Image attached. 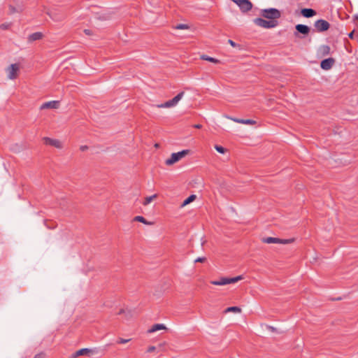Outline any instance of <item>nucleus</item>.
Returning <instances> with one entry per match:
<instances>
[{
	"label": "nucleus",
	"mask_w": 358,
	"mask_h": 358,
	"mask_svg": "<svg viewBox=\"0 0 358 358\" xmlns=\"http://www.w3.org/2000/svg\"><path fill=\"white\" fill-rule=\"evenodd\" d=\"M260 14L263 17L270 20H277L281 16L280 11L274 8L262 9Z\"/></svg>",
	"instance_id": "f257e3e1"
},
{
	"label": "nucleus",
	"mask_w": 358,
	"mask_h": 358,
	"mask_svg": "<svg viewBox=\"0 0 358 358\" xmlns=\"http://www.w3.org/2000/svg\"><path fill=\"white\" fill-rule=\"evenodd\" d=\"M253 22L258 27L264 29H271L278 26V20H265L262 17H257L253 20Z\"/></svg>",
	"instance_id": "f03ea898"
},
{
	"label": "nucleus",
	"mask_w": 358,
	"mask_h": 358,
	"mask_svg": "<svg viewBox=\"0 0 358 358\" xmlns=\"http://www.w3.org/2000/svg\"><path fill=\"white\" fill-rule=\"evenodd\" d=\"M184 92H181L178 93L175 97H173L172 99L169 100L164 103L157 104L156 106L157 108H171L176 106L178 103L182 99V98L184 96Z\"/></svg>",
	"instance_id": "7ed1b4c3"
},
{
	"label": "nucleus",
	"mask_w": 358,
	"mask_h": 358,
	"mask_svg": "<svg viewBox=\"0 0 358 358\" xmlns=\"http://www.w3.org/2000/svg\"><path fill=\"white\" fill-rule=\"evenodd\" d=\"M243 278L242 275H238L234 278H221L218 280L211 281V284L214 285H226L231 283H235L242 280Z\"/></svg>",
	"instance_id": "20e7f679"
},
{
	"label": "nucleus",
	"mask_w": 358,
	"mask_h": 358,
	"mask_svg": "<svg viewBox=\"0 0 358 358\" xmlns=\"http://www.w3.org/2000/svg\"><path fill=\"white\" fill-rule=\"evenodd\" d=\"M188 153H189L188 150H183L180 152L172 153L171 155V157L166 160V164L169 165V166L172 165L174 163L179 161L181 158L185 157Z\"/></svg>",
	"instance_id": "39448f33"
},
{
	"label": "nucleus",
	"mask_w": 358,
	"mask_h": 358,
	"mask_svg": "<svg viewBox=\"0 0 358 358\" xmlns=\"http://www.w3.org/2000/svg\"><path fill=\"white\" fill-rule=\"evenodd\" d=\"M293 239H281L274 237H266L262 239V241L265 243H276V244H289L292 243Z\"/></svg>",
	"instance_id": "423d86ee"
},
{
	"label": "nucleus",
	"mask_w": 358,
	"mask_h": 358,
	"mask_svg": "<svg viewBox=\"0 0 358 358\" xmlns=\"http://www.w3.org/2000/svg\"><path fill=\"white\" fill-rule=\"evenodd\" d=\"M314 26L317 31L322 32L327 31L329 28L330 24L327 21L320 19L315 22Z\"/></svg>",
	"instance_id": "0eeeda50"
},
{
	"label": "nucleus",
	"mask_w": 358,
	"mask_h": 358,
	"mask_svg": "<svg viewBox=\"0 0 358 358\" xmlns=\"http://www.w3.org/2000/svg\"><path fill=\"white\" fill-rule=\"evenodd\" d=\"M43 141L44 143L46 145H50L59 149L62 148V142L57 139H53L49 137H44L43 138Z\"/></svg>",
	"instance_id": "6e6552de"
},
{
	"label": "nucleus",
	"mask_w": 358,
	"mask_h": 358,
	"mask_svg": "<svg viewBox=\"0 0 358 358\" xmlns=\"http://www.w3.org/2000/svg\"><path fill=\"white\" fill-rule=\"evenodd\" d=\"M19 70V66L17 64H11L8 69V77L10 79H15L17 76V72Z\"/></svg>",
	"instance_id": "1a4fd4ad"
},
{
	"label": "nucleus",
	"mask_w": 358,
	"mask_h": 358,
	"mask_svg": "<svg viewBox=\"0 0 358 358\" xmlns=\"http://www.w3.org/2000/svg\"><path fill=\"white\" fill-rule=\"evenodd\" d=\"M334 64V59L331 57L323 59L320 63V66L324 70L330 69Z\"/></svg>",
	"instance_id": "9d476101"
},
{
	"label": "nucleus",
	"mask_w": 358,
	"mask_h": 358,
	"mask_svg": "<svg viewBox=\"0 0 358 358\" xmlns=\"http://www.w3.org/2000/svg\"><path fill=\"white\" fill-rule=\"evenodd\" d=\"M242 12H247L251 10L252 7V3L249 0H243L238 4H237Z\"/></svg>",
	"instance_id": "9b49d317"
},
{
	"label": "nucleus",
	"mask_w": 358,
	"mask_h": 358,
	"mask_svg": "<svg viewBox=\"0 0 358 358\" xmlns=\"http://www.w3.org/2000/svg\"><path fill=\"white\" fill-rule=\"evenodd\" d=\"M227 117L232 121H234V122H236V123H241V124H255L256 123V122L255 120H250V119H239V118H236V117H229V116H227Z\"/></svg>",
	"instance_id": "f8f14e48"
},
{
	"label": "nucleus",
	"mask_w": 358,
	"mask_h": 358,
	"mask_svg": "<svg viewBox=\"0 0 358 358\" xmlns=\"http://www.w3.org/2000/svg\"><path fill=\"white\" fill-rule=\"evenodd\" d=\"M59 106V102L58 101H50L45 103H43L41 106V109H45V108H57Z\"/></svg>",
	"instance_id": "ddd939ff"
},
{
	"label": "nucleus",
	"mask_w": 358,
	"mask_h": 358,
	"mask_svg": "<svg viewBox=\"0 0 358 358\" xmlns=\"http://www.w3.org/2000/svg\"><path fill=\"white\" fill-rule=\"evenodd\" d=\"M296 29L298 32L303 34H308L310 31V28L308 26L305 24H297L296 26Z\"/></svg>",
	"instance_id": "4468645a"
},
{
	"label": "nucleus",
	"mask_w": 358,
	"mask_h": 358,
	"mask_svg": "<svg viewBox=\"0 0 358 358\" xmlns=\"http://www.w3.org/2000/svg\"><path fill=\"white\" fill-rule=\"evenodd\" d=\"M301 14L303 17L308 18L314 16L316 12L312 8H303L301 10Z\"/></svg>",
	"instance_id": "2eb2a0df"
},
{
	"label": "nucleus",
	"mask_w": 358,
	"mask_h": 358,
	"mask_svg": "<svg viewBox=\"0 0 358 358\" xmlns=\"http://www.w3.org/2000/svg\"><path fill=\"white\" fill-rule=\"evenodd\" d=\"M48 15L55 22H59L64 18L63 14H57L55 11H50Z\"/></svg>",
	"instance_id": "dca6fc26"
},
{
	"label": "nucleus",
	"mask_w": 358,
	"mask_h": 358,
	"mask_svg": "<svg viewBox=\"0 0 358 358\" xmlns=\"http://www.w3.org/2000/svg\"><path fill=\"white\" fill-rule=\"evenodd\" d=\"M166 329V326L163 324H155L150 329H149L148 330V332L149 334H151V333H154L155 331L162 330V329Z\"/></svg>",
	"instance_id": "f3484780"
},
{
	"label": "nucleus",
	"mask_w": 358,
	"mask_h": 358,
	"mask_svg": "<svg viewBox=\"0 0 358 358\" xmlns=\"http://www.w3.org/2000/svg\"><path fill=\"white\" fill-rule=\"evenodd\" d=\"M90 352V350L88 348H82V349L75 352L74 353H73L71 355V358H76L79 356L87 355Z\"/></svg>",
	"instance_id": "a211bd4d"
},
{
	"label": "nucleus",
	"mask_w": 358,
	"mask_h": 358,
	"mask_svg": "<svg viewBox=\"0 0 358 358\" xmlns=\"http://www.w3.org/2000/svg\"><path fill=\"white\" fill-rule=\"evenodd\" d=\"M43 34L41 32H35L29 35V40L31 41H34L39 40L42 38Z\"/></svg>",
	"instance_id": "6ab92c4d"
},
{
	"label": "nucleus",
	"mask_w": 358,
	"mask_h": 358,
	"mask_svg": "<svg viewBox=\"0 0 358 358\" xmlns=\"http://www.w3.org/2000/svg\"><path fill=\"white\" fill-rule=\"evenodd\" d=\"M201 59H203V60H206V61H208V62H213V63H219V60L214 58V57H209L208 55H203L201 56Z\"/></svg>",
	"instance_id": "aec40b11"
},
{
	"label": "nucleus",
	"mask_w": 358,
	"mask_h": 358,
	"mask_svg": "<svg viewBox=\"0 0 358 358\" xmlns=\"http://www.w3.org/2000/svg\"><path fill=\"white\" fill-rule=\"evenodd\" d=\"M241 309L238 307V306H231V307H229L227 308L225 310H224V313H229V312H234V313H241Z\"/></svg>",
	"instance_id": "412c9836"
},
{
	"label": "nucleus",
	"mask_w": 358,
	"mask_h": 358,
	"mask_svg": "<svg viewBox=\"0 0 358 358\" xmlns=\"http://www.w3.org/2000/svg\"><path fill=\"white\" fill-rule=\"evenodd\" d=\"M134 220L142 222V223H143L145 224H147V225H150V224H152L151 222H148L143 216H140V215L136 216L134 218Z\"/></svg>",
	"instance_id": "4be33fe9"
},
{
	"label": "nucleus",
	"mask_w": 358,
	"mask_h": 358,
	"mask_svg": "<svg viewBox=\"0 0 358 358\" xmlns=\"http://www.w3.org/2000/svg\"><path fill=\"white\" fill-rule=\"evenodd\" d=\"M196 199V195L192 194L189 197H187L186 199L184 200V201L182 203V206H185L192 201H193Z\"/></svg>",
	"instance_id": "5701e85b"
},
{
	"label": "nucleus",
	"mask_w": 358,
	"mask_h": 358,
	"mask_svg": "<svg viewBox=\"0 0 358 358\" xmlns=\"http://www.w3.org/2000/svg\"><path fill=\"white\" fill-rule=\"evenodd\" d=\"M157 197V195L156 194H153L152 196H147L145 199V201L143 202V205L146 206V205H148L150 203H151L152 201V200Z\"/></svg>",
	"instance_id": "b1692460"
},
{
	"label": "nucleus",
	"mask_w": 358,
	"mask_h": 358,
	"mask_svg": "<svg viewBox=\"0 0 358 358\" xmlns=\"http://www.w3.org/2000/svg\"><path fill=\"white\" fill-rule=\"evenodd\" d=\"M215 149L221 154H224L226 151L225 148L220 145H215Z\"/></svg>",
	"instance_id": "393cba45"
},
{
	"label": "nucleus",
	"mask_w": 358,
	"mask_h": 358,
	"mask_svg": "<svg viewBox=\"0 0 358 358\" xmlns=\"http://www.w3.org/2000/svg\"><path fill=\"white\" fill-rule=\"evenodd\" d=\"M176 28L177 29H188V25L185 24H179L176 27Z\"/></svg>",
	"instance_id": "a878e982"
},
{
	"label": "nucleus",
	"mask_w": 358,
	"mask_h": 358,
	"mask_svg": "<svg viewBox=\"0 0 358 358\" xmlns=\"http://www.w3.org/2000/svg\"><path fill=\"white\" fill-rule=\"evenodd\" d=\"M130 340H131V339L120 338V339L117 341V343H120V344H124V343H128Z\"/></svg>",
	"instance_id": "bb28decb"
},
{
	"label": "nucleus",
	"mask_w": 358,
	"mask_h": 358,
	"mask_svg": "<svg viewBox=\"0 0 358 358\" xmlns=\"http://www.w3.org/2000/svg\"><path fill=\"white\" fill-rule=\"evenodd\" d=\"M45 353L41 352V353L36 355L34 358H45Z\"/></svg>",
	"instance_id": "cd10ccee"
},
{
	"label": "nucleus",
	"mask_w": 358,
	"mask_h": 358,
	"mask_svg": "<svg viewBox=\"0 0 358 358\" xmlns=\"http://www.w3.org/2000/svg\"><path fill=\"white\" fill-rule=\"evenodd\" d=\"M206 261V257H198L194 260V262H203Z\"/></svg>",
	"instance_id": "c85d7f7f"
},
{
	"label": "nucleus",
	"mask_w": 358,
	"mask_h": 358,
	"mask_svg": "<svg viewBox=\"0 0 358 358\" xmlns=\"http://www.w3.org/2000/svg\"><path fill=\"white\" fill-rule=\"evenodd\" d=\"M228 43L234 48L238 46V44H236L234 41H233L231 39L228 40Z\"/></svg>",
	"instance_id": "c756f323"
},
{
	"label": "nucleus",
	"mask_w": 358,
	"mask_h": 358,
	"mask_svg": "<svg viewBox=\"0 0 358 358\" xmlns=\"http://www.w3.org/2000/svg\"><path fill=\"white\" fill-rule=\"evenodd\" d=\"M8 27H9V24H1L0 25V28H1V29H7L8 28Z\"/></svg>",
	"instance_id": "7c9ffc66"
},
{
	"label": "nucleus",
	"mask_w": 358,
	"mask_h": 358,
	"mask_svg": "<svg viewBox=\"0 0 358 358\" xmlns=\"http://www.w3.org/2000/svg\"><path fill=\"white\" fill-rule=\"evenodd\" d=\"M155 350V346H150L148 348V352H152L153 351Z\"/></svg>",
	"instance_id": "2f4dec72"
},
{
	"label": "nucleus",
	"mask_w": 358,
	"mask_h": 358,
	"mask_svg": "<svg viewBox=\"0 0 358 358\" xmlns=\"http://www.w3.org/2000/svg\"><path fill=\"white\" fill-rule=\"evenodd\" d=\"M87 148H88V147L87 145H82V146H80V150L82 151H85V150H87Z\"/></svg>",
	"instance_id": "473e14b6"
},
{
	"label": "nucleus",
	"mask_w": 358,
	"mask_h": 358,
	"mask_svg": "<svg viewBox=\"0 0 358 358\" xmlns=\"http://www.w3.org/2000/svg\"><path fill=\"white\" fill-rule=\"evenodd\" d=\"M84 32L86 35H90L91 34V30L90 29H85Z\"/></svg>",
	"instance_id": "72a5a7b5"
},
{
	"label": "nucleus",
	"mask_w": 358,
	"mask_h": 358,
	"mask_svg": "<svg viewBox=\"0 0 358 358\" xmlns=\"http://www.w3.org/2000/svg\"><path fill=\"white\" fill-rule=\"evenodd\" d=\"M323 48H324V51H326L327 52H329V49H330L329 47L327 45H324Z\"/></svg>",
	"instance_id": "f704fd0d"
},
{
	"label": "nucleus",
	"mask_w": 358,
	"mask_h": 358,
	"mask_svg": "<svg viewBox=\"0 0 358 358\" xmlns=\"http://www.w3.org/2000/svg\"><path fill=\"white\" fill-rule=\"evenodd\" d=\"M353 35H354V31H352L351 33H350L348 34V36L350 38H353Z\"/></svg>",
	"instance_id": "c9c22d12"
},
{
	"label": "nucleus",
	"mask_w": 358,
	"mask_h": 358,
	"mask_svg": "<svg viewBox=\"0 0 358 358\" xmlns=\"http://www.w3.org/2000/svg\"><path fill=\"white\" fill-rule=\"evenodd\" d=\"M10 10L11 13H14L15 11V8L13 6H10Z\"/></svg>",
	"instance_id": "e433bc0d"
},
{
	"label": "nucleus",
	"mask_w": 358,
	"mask_h": 358,
	"mask_svg": "<svg viewBox=\"0 0 358 358\" xmlns=\"http://www.w3.org/2000/svg\"><path fill=\"white\" fill-rule=\"evenodd\" d=\"M194 127L197 128V129H200L201 127V124H195Z\"/></svg>",
	"instance_id": "4c0bfd02"
},
{
	"label": "nucleus",
	"mask_w": 358,
	"mask_h": 358,
	"mask_svg": "<svg viewBox=\"0 0 358 358\" xmlns=\"http://www.w3.org/2000/svg\"><path fill=\"white\" fill-rule=\"evenodd\" d=\"M269 329H271L272 331H274L275 329L273 327H269Z\"/></svg>",
	"instance_id": "58836bf2"
},
{
	"label": "nucleus",
	"mask_w": 358,
	"mask_h": 358,
	"mask_svg": "<svg viewBox=\"0 0 358 358\" xmlns=\"http://www.w3.org/2000/svg\"><path fill=\"white\" fill-rule=\"evenodd\" d=\"M124 313V310H121L119 312V314H122V313Z\"/></svg>",
	"instance_id": "ea45409f"
},
{
	"label": "nucleus",
	"mask_w": 358,
	"mask_h": 358,
	"mask_svg": "<svg viewBox=\"0 0 358 358\" xmlns=\"http://www.w3.org/2000/svg\"><path fill=\"white\" fill-rule=\"evenodd\" d=\"M357 19H358V17H357Z\"/></svg>",
	"instance_id": "a19ab883"
}]
</instances>
